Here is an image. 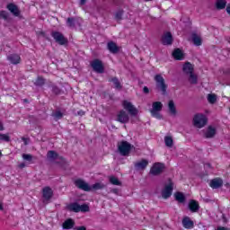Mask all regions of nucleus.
<instances>
[{"label":"nucleus","mask_w":230,"mask_h":230,"mask_svg":"<svg viewBox=\"0 0 230 230\" xmlns=\"http://www.w3.org/2000/svg\"><path fill=\"white\" fill-rule=\"evenodd\" d=\"M75 184L80 190H84V191H91V190H102V188H103V184L102 183H95L91 187L87 182L84 181V180H76Z\"/></svg>","instance_id":"1"},{"label":"nucleus","mask_w":230,"mask_h":230,"mask_svg":"<svg viewBox=\"0 0 230 230\" xmlns=\"http://www.w3.org/2000/svg\"><path fill=\"white\" fill-rule=\"evenodd\" d=\"M182 71L185 75H189V82L190 84H197V75L193 74V65L190 62L185 63L183 65Z\"/></svg>","instance_id":"2"},{"label":"nucleus","mask_w":230,"mask_h":230,"mask_svg":"<svg viewBox=\"0 0 230 230\" xmlns=\"http://www.w3.org/2000/svg\"><path fill=\"white\" fill-rule=\"evenodd\" d=\"M208 123V117L204 114H196L193 118V125L197 128H202L203 127H206V124Z\"/></svg>","instance_id":"3"},{"label":"nucleus","mask_w":230,"mask_h":230,"mask_svg":"<svg viewBox=\"0 0 230 230\" xmlns=\"http://www.w3.org/2000/svg\"><path fill=\"white\" fill-rule=\"evenodd\" d=\"M67 209L75 213H80V211L81 213H87V211H89V206L85 204L79 205L78 203H71L67 206Z\"/></svg>","instance_id":"4"},{"label":"nucleus","mask_w":230,"mask_h":230,"mask_svg":"<svg viewBox=\"0 0 230 230\" xmlns=\"http://www.w3.org/2000/svg\"><path fill=\"white\" fill-rule=\"evenodd\" d=\"M163 110V103L161 102H155L153 103L151 115L156 119H161V111Z\"/></svg>","instance_id":"5"},{"label":"nucleus","mask_w":230,"mask_h":230,"mask_svg":"<svg viewBox=\"0 0 230 230\" xmlns=\"http://www.w3.org/2000/svg\"><path fill=\"white\" fill-rule=\"evenodd\" d=\"M172 191H173V182L172 181V180H168L164 190H162L163 199H170V197H172Z\"/></svg>","instance_id":"6"},{"label":"nucleus","mask_w":230,"mask_h":230,"mask_svg":"<svg viewBox=\"0 0 230 230\" xmlns=\"http://www.w3.org/2000/svg\"><path fill=\"white\" fill-rule=\"evenodd\" d=\"M122 107L128 112L129 116H137V108L132 105V102L128 101H123Z\"/></svg>","instance_id":"7"},{"label":"nucleus","mask_w":230,"mask_h":230,"mask_svg":"<svg viewBox=\"0 0 230 230\" xmlns=\"http://www.w3.org/2000/svg\"><path fill=\"white\" fill-rule=\"evenodd\" d=\"M131 148L132 146L128 142L124 141L119 143V152L121 155H128Z\"/></svg>","instance_id":"8"},{"label":"nucleus","mask_w":230,"mask_h":230,"mask_svg":"<svg viewBox=\"0 0 230 230\" xmlns=\"http://www.w3.org/2000/svg\"><path fill=\"white\" fill-rule=\"evenodd\" d=\"M155 80L156 82L157 89L162 93H166V84H164V78H163L161 75H156L155 76Z\"/></svg>","instance_id":"9"},{"label":"nucleus","mask_w":230,"mask_h":230,"mask_svg":"<svg viewBox=\"0 0 230 230\" xmlns=\"http://www.w3.org/2000/svg\"><path fill=\"white\" fill-rule=\"evenodd\" d=\"M51 35L56 42H58V44H60L61 46H64V44H67V39L64 37V34L58 31H54L51 33Z\"/></svg>","instance_id":"10"},{"label":"nucleus","mask_w":230,"mask_h":230,"mask_svg":"<svg viewBox=\"0 0 230 230\" xmlns=\"http://www.w3.org/2000/svg\"><path fill=\"white\" fill-rule=\"evenodd\" d=\"M164 171V164L161 163H156L152 166L150 173H152V175H159V173H163Z\"/></svg>","instance_id":"11"},{"label":"nucleus","mask_w":230,"mask_h":230,"mask_svg":"<svg viewBox=\"0 0 230 230\" xmlns=\"http://www.w3.org/2000/svg\"><path fill=\"white\" fill-rule=\"evenodd\" d=\"M209 186L212 190H218V188H222L224 186V180L221 178H215L210 180Z\"/></svg>","instance_id":"12"},{"label":"nucleus","mask_w":230,"mask_h":230,"mask_svg":"<svg viewBox=\"0 0 230 230\" xmlns=\"http://www.w3.org/2000/svg\"><path fill=\"white\" fill-rule=\"evenodd\" d=\"M129 119L130 118L128 117V113H127V111L121 110L118 112L117 121H119V123H127Z\"/></svg>","instance_id":"13"},{"label":"nucleus","mask_w":230,"mask_h":230,"mask_svg":"<svg viewBox=\"0 0 230 230\" xmlns=\"http://www.w3.org/2000/svg\"><path fill=\"white\" fill-rule=\"evenodd\" d=\"M91 66L96 73H103V63L99 59L92 61Z\"/></svg>","instance_id":"14"},{"label":"nucleus","mask_w":230,"mask_h":230,"mask_svg":"<svg viewBox=\"0 0 230 230\" xmlns=\"http://www.w3.org/2000/svg\"><path fill=\"white\" fill-rule=\"evenodd\" d=\"M47 159L49 161H56V163H60L61 161H64L62 156H59L55 151H49L47 154Z\"/></svg>","instance_id":"15"},{"label":"nucleus","mask_w":230,"mask_h":230,"mask_svg":"<svg viewBox=\"0 0 230 230\" xmlns=\"http://www.w3.org/2000/svg\"><path fill=\"white\" fill-rule=\"evenodd\" d=\"M42 197L45 201L49 200L51 197H53V190L49 187H44L42 190Z\"/></svg>","instance_id":"16"},{"label":"nucleus","mask_w":230,"mask_h":230,"mask_svg":"<svg viewBox=\"0 0 230 230\" xmlns=\"http://www.w3.org/2000/svg\"><path fill=\"white\" fill-rule=\"evenodd\" d=\"M162 42L164 46H170V44L173 42V38L172 37V33L165 32L162 37Z\"/></svg>","instance_id":"17"},{"label":"nucleus","mask_w":230,"mask_h":230,"mask_svg":"<svg viewBox=\"0 0 230 230\" xmlns=\"http://www.w3.org/2000/svg\"><path fill=\"white\" fill-rule=\"evenodd\" d=\"M148 166V162L147 160H140L135 164V168L136 170H145Z\"/></svg>","instance_id":"18"},{"label":"nucleus","mask_w":230,"mask_h":230,"mask_svg":"<svg viewBox=\"0 0 230 230\" xmlns=\"http://www.w3.org/2000/svg\"><path fill=\"white\" fill-rule=\"evenodd\" d=\"M7 8L11 13H13V15H15L16 17H19V14L21 13V12L19 11V8H17V5L13 4H10L7 5Z\"/></svg>","instance_id":"19"},{"label":"nucleus","mask_w":230,"mask_h":230,"mask_svg":"<svg viewBox=\"0 0 230 230\" xmlns=\"http://www.w3.org/2000/svg\"><path fill=\"white\" fill-rule=\"evenodd\" d=\"M172 57L175 60H182V58H184V53H182V50L180 49H176L172 52Z\"/></svg>","instance_id":"20"},{"label":"nucleus","mask_w":230,"mask_h":230,"mask_svg":"<svg viewBox=\"0 0 230 230\" xmlns=\"http://www.w3.org/2000/svg\"><path fill=\"white\" fill-rule=\"evenodd\" d=\"M182 226L185 229H193V221L190 217H184L182 219Z\"/></svg>","instance_id":"21"},{"label":"nucleus","mask_w":230,"mask_h":230,"mask_svg":"<svg viewBox=\"0 0 230 230\" xmlns=\"http://www.w3.org/2000/svg\"><path fill=\"white\" fill-rule=\"evenodd\" d=\"M75 227V220L69 218L63 223V229H73Z\"/></svg>","instance_id":"22"},{"label":"nucleus","mask_w":230,"mask_h":230,"mask_svg":"<svg viewBox=\"0 0 230 230\" xmlns=\"http://www.w3.org/2000/svg\"><path fill=\"white\" fill-rule=\"evenodd\" d=\"M191 40L194 46H202V38L197 34H192Z\"/></svg>","instance_id":"23"},{"label":"nucleus","mask_w":230,"mask_h":230,"mask_svg":"<svg viewBox=\"0 0 230 230\" xmlns=\"http://www.w3.org/2000/svg\"><path fill=\"white\" fill-rule=\"evenodd\" d=\"M108 49L111 53H118L119 51V47L116 43L111 41L108 43Z\"/></svg>","instance_id":"24"},{"label":"nucleus","mask_w":230,"mask_h":230,"mask_svg":"<svg viewBox=\"0 0 230 230\" xmlns=\"http://www.w3.org/2000/svg\"><path fill=\"white\" fill-rule=\"evenodd\" d=\"M8 60L11 64H19V62H21V57L17 54H13L8 57Z\"/></svg>","instance_id":"25"},{"label":"nucleus","mask_w":230,"mask_h":230,"mask_svg":"<svg viewBox=\"0 0 230 230\" xmlns=\"http://www.w3.org/2000/svg\"><path fill=\"white\" fill-rule=\"evenodd\" d=\"M174 199L181 204L184 203V201L186 200V197L184 196V194L182 192H175Z\"/></svg>","instance_id":"26"},{"label":"nucleus","mask_w":230,"mask_h":230,"mask_svg":"<svg viewBox=\"0 0 230 230\" xmlns=\"http://www.w3.org/2000/svg\"><path fill=\"white\" fill-rule=\"evenodd\" d=\"M189 208L190 209V211H192L193 213H195L196 211H199V202H197L196 200H190L189 202Z\"/></svg>","instance_id":"27"},{"label":"nucleus","mask_w":230,"mask_h":230,"mask_svg":"<svg viewBox=\"0 0 230 230\" xmlns=\"http://www.w3.org/2000/svg\"><path fill=\"white\" fill-rule=\"evenodd\" d=\"M215 134H217V129L210 126L207 128L205 136H206V137H213V136H215Z\"/></svg>","instance_id":"28"},{"label":"nucleus","mask_w":230,"mask_h":230,"mask_svg":"<svg viewBox=\"0 0 230 230\" xmlns=\"http://www.w3.org/2000/svg\"><path fill=\"white\" fill-rule=\"evenodd\" d=\"M165 146L172 148L173 146V138L171 136L164 137Z\"/></svg>","instance_id":"29"},{"label":"nucleus","mask_w":230,"mask_h":230,"mask_svg":"<svg viewBox=\"0 0 230 230\" xmlns=\"http://www.w3.org/2000/svg\"><path fill=\"white\" fill-rule=\"evenodd\" d=\"M226 4H227L226 0H217L216 2V6L218 10H224V8H226Z\"/></svg>","instance_id":"30"},{"label":"nucleus","mask_w":230,"mask_h":230,"mask_svg":"<svg viewBox=\"0 0 230 230\" xmlns=\"http://www.w3.org/2000/svg\"><path fill=\"white\" fill-rule=\"evenodd\" d=\"M168 107H169V111H170L171 114L175 116V114H177V111L175 110V104L173 103V101L169 102Z\"/></svg>","instance_id":"31"},{"label":"nucleus","mask_w":230,"mask_h":230,"mask_svg":"<svg viewBox=\"0 0 230 230\" xmlns=\"http://www.w3.org/2000/svg\"><path fill=\"white\" fill-rule=\"evenodd\" d=\"M209 103H215L217 102V95L215 93H209L207 97Z\"/></svg>","instance_id":"32"},{"label":"nucleus","mask_w":230,"mask_h":230,"mask_svg":"<svg viewBox=\"0 0 230 230\" xmlns=\"http://www.w3.org/2000/svg\"><path fill=\"white\" fill-rule=\"evenodd\" d=\"M110 182L111 184H114L115 186H119V180H118V178H116L114 176L110 177Z\"/></svg>","instance_id":"33"},{"label":"nucleus","mask_w":230,"mask_h":230,"mask_svg":"<svg viewBox=\"0 0 230 230\" xmlns=\"http://www.w3.org/2000/svg\"><path fill=\"white\" fill-rule=\"evenodd\" d=\"M0 141L10 142V136L8 134H0Z\"/></svg>","instance_id":"34"},{"label":"nucleus","mask_w":230,"mask_h":230,"mask_svg":"<svg viewBox=\"0 0 230 230\" xmlns=\"http://www.w3.org/2000/svg\"><path fill=\"white\" fill-rule=\"evenodd\" d=\"M111 82L114 84L116 89H121V84H119V81L117 78H113Z\"/></svg>","instance_id":"35"},{"label":"nucleus","mask_w":230,"mask_h":230,"mask_svg":"<svg viewBox=\"0 0 230 230\" xmlns=\"http://www.w3.org/2000/svg\"><path fill=\"white\" fill-rule=\"evenodd\" d=\"M123 15V11H119L115 13V19L117 21H121V17Z\"/></svg>","instance_id":"36"},{"label":"nucleus","mask_w":230,"mask_h":230,"mask_svg":"<svg viewBox=\"0 0 230 230\" xmlns=\"http://www.w3.org/2000/svg\"><path fill=\"white\" fill-rule=\"evenodd\" d=\"M35 85H44V78L39 77L35 82Z\"/></svg>","instance_id":"37"},{"label":"nucleus","mask_w":230,"mask_h":230,"mask_svg":"<svg viewBox=\"0 0 230 230\" xmlns=\"http://www.w3.org/2000/svg\"><path fill=\"white\" fill-rule=\"evenodd\" d=\"M0 19H8V13L5 11H0Z\"/></svg>","instance_id":"38"},{"label":"nucleus","mask_w":230,"mask_h":230,"mask_svg":"<svg viewBox=\"0 0 230 230\" xmlns=\"http://www.w3.org/2000/svg\"><path fill=\"white\" fill-rule=\"evenodd\" d=\"M67 26L70 28L75 26V20L73 18H68L66 22Z\"/></svg>","instance_id":"39"},{"label":"nucleus","mask_w":230,"mask_h":230,"mask_svg":"<svg viewBox=\"0 0 230 230\" xmlns=\"http://www.w3.org/2000/svg\"><path fill=\"white\" fill-rule=\"evenodd\" d=\"M53 116H54L55 119H60L62 118V112L56 111L55 113H53Z\"/></svg>","instance_id":"40"},{"label":"nucleus","mask_w":230,"mask_h":230,"mask_svg":"<svg viewBox=\"0 0 230 230\" xmlns=\"http://www.w3.org/2000/svg\"><path fill=\"white\" fill-rule=\"evenodd\" d=\"M22 159H24L25 161H31L32 156L31 155H22Z\"/></svg>","instance_id":"41"},{"label":"nucleus","mask_w":230,"mask_h":230,"mask_svg":"<svg viewBox=\"0 0 230 230\" xmlns=\"http://www.w3.org/2000/svg\"><path fill=\"white\" fill-rule=\"evenodd\" d=\"M4 130V126L3 125V121L0 119V131Z\"/></svg>","instance_id":"42"},{"label":"nucleus","mask_w":230,"mask_h":230,"mask_svg":"<svg viewBox=\"0 0 230 230\" xmlns=\"http://www.w3.org/2000/svg\"><path fill=\"white\" fill-rule=\"evenodd\" d=\"M18 166H19V168H25L26 167V164L21 163Z\"/></svg>","instance_id":"43"},{"label":"nucleus","mask_w":230,"mask_h":230,"mask_svg":"<svg viewBox=\"0 0 230 230\" xmlns=\"http://www.w3.org/2000/svg\"><path fill=\"white\" fill-rule=\"evenodd\" d=\"M226 12L230 14V4H228L226 6Z\"/></svg>","instance_id":"44"},{"label":"nucleus","mask_w":230,"mask_h":230,"mask_svg":"<svg viewBox=\"0 0 230 230\" xmlns=\"http://www.w3.org/2000/svg\"><path fill=\"white\" fill-rule=\"evenodd\" d=\"M217 230H229V229H227V228H226L224 226H219V227H217Z\"/></svg>","instance_id":"45"},{"label":"nucleus","mask_w":230,"mask_h":230,"mask_svg":"<svg viewBox=\"0 0 230 230\" xmlns=\"http://www.w3.org/2000/svg\"><path fill=\"white\" fill-rule=\"evenodd\" d=\"M76 230H86L84 226H79L76 228Z\"/></svg>","instance_id":"46"},{"label":"nucleus","mask_w":230,"mask_h":230,"mask_svg":"<svg viewBox=\"0 0 230 230\" xmlns=\"http://www.w3.org/2000/svg\"><path fill=\"white\" fill-rule=\"evenodd\" d=\"M144 93H148V87H146V86L144 87Z\"/></svg>","instance_id":"47"},{"label":"nucleus","mask_w":230,"mask_h":230,"mask_svg":"<svg viewBox=\"0 0 230 230\" xmlns=\"http://www.w3.org/2000/svg\"><path fill=\"white\" fill-rule=\"evenodd\" d=\"M78 114H79V116H84V111H79Z\"/></svg>","instance_id":"48"},{"label":"nucleus","mask_w":230,"mask_h":230,"mask_svg":"<svg viewBox=\"0 0 230 230\" xmlns=\"http://www.w3.org/2000/svg\"><path fill=\"white\" fill-rule=\"evenodd\" d=\"M86 0H81V4H85Z\"/></svg>","instance_id":"49"},{"label":"nucleus","mask_w":230,"mask_h":230,"mask_svg":"<svg viewBox=\"0 0 230 230\" xmlns=\"http://www.w3.org/2000/svg\"><path fill=\"white\" fill-rule=\"evenodd\" d=\"M0 209H3V204L0 202Z\"/></svg>","instance_id":"50"},{"label":"nucleus","mask_w":230,"mask_h":230,"mask_svg":"<svg viewBox=\"0 0 230 230\" xmlns=\"http://www.w3.org/2000/svg\"><path fill=\"white\" fill-rule=\"evenodd\" d=\"M145 1H152V0H145Z\"/></svg>","instance_id":"51"}]
</instances>
